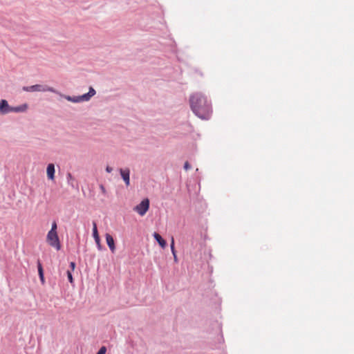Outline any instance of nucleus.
<instances>
[{"mask_svg":"<svg viewBox=\"0 0 354 354\" xmlns=\"http://www.w3.org/2000/svg\"><path fill=\"white\" fill-rule=\"evenodd\" d=\"M27 109H28L27 104H22L19 106H11L10 112L23 113V112H25L27 110Z\"/></svg>","mask_w":354,"mask_h":354,"instance_id":"obj_14","label":"nucleus"},{"mask_svg":"<svg viewBox=\"0 0 354 354\" xmlns=\"http://www.w3.org/2000/svg\"><path fill=\"white\" fill-rule=\"evenodd\" d=\"M112 171H113V168H112L111 167L106 166V171L107 173H111Z\"/></svg>","mask_w":354,"mask_h":354,"instance_id":"obj_22","label":"nucleus"},{"mask_svg":"<svg viewBox=\"0 0 354 354\" xmlns=\"http://www.w3.org/2000/svg\"><path fill=\"white\" fill-rule=\"evenodd\" d=\"M73 272L70 271V270H67L66 271V275H67V278H68V280L69 281V283L72 285V286H74V279H73V274H72Z\"/></svg>","mask_w":354,"mask_h":354,"instance_id":"obj_15","label":"nucleus"},{"mask_svg":"<svg viewBox=\"0 0 354 354\" xmlns=\"http://www.w3.org/2000/svg\"><path fill=\"white\" fill-rule=\"evenodd\" d=\"M95 90L92 86H91L89 88L88 92L86 93L78 96L66 95L65 96V99L69 102L74 103L88 102L93 96L95 95Z\"/></svg>","mask_w":354,"mask_h":354,"instance_id":"obj_2","label":"nucleus"},{"mask_svg":"<svg viewBox=\"0 0 354 354\" xmlns=\"http://www.w3.org/2000/svg\"><path fill=\"white\" fill-rule=\"evenodd\" d=\"M105 239L107 245L109 246L110 250L112 252H114L115 250V244L113 237L109 233L105 234Z\"/></svg>","mask_w":354,"mask_h":354,"instance_id":"obj_10","label":"nucleus"},{"mask_svg":"<svg viewBox=\"0 0 354 354\" xmlns=\"http://www.w3.org/2000/svg\"><path fill=\"white\" fill-rule=\"evenodd\" d=\"M47 177L49 180H54L55 169L53 163H49L46 168Z\"/></svg>","mask_w":354,"mask_h":354,"instance_id":"obj_12","label":"nucleus"},{"mask_svg":"<svg viewBox=\"0 0 354 354\" xmlns=\"http://www.w3.org/2000/svg\"><path fill=\"white\" fill-rule=\"evenodd\" d=\"M11 106L9 105L8 101L5 99H2L0 100V113L2 115H6L8 113H10Z\"/></svg>","mask_w":354,"mask_h":354,"instance_id":"obj_7","label":"nucleus"},{"mask_svg":"<svg viewBox=\"0 0 354 354\" xmlns=\"http://www.w3.org/2000/svg\"><path fill=\"white\" fill-rule=\"evenodd\" d=\"M57 223L55 221H54L52 223L51 229L48 231V232L57 233Z\"/></svg>","mask_w":354,"mask_h":354,"instance_id":"obj_17","label":"nucleus"},{"mask_svg":"<svg viewBox=\"0 0 354 354\" xmlns=\"http://www.w3.org/2000/svg\"><path fill=\"white\" fill-rule=\"evenodd\" d=\"M192 112L202 120H209L212 113L211 102L201 93H196L189 97Z\"/></svg>","mask_w":354,"mask_h":354,"instance_id":"obj_1","label":"nucleus"},{"mask_svg":"<svg viewBox=\"0 0 354 354\" xmlns=\"http://www.w3.org/2000/svg\"><path fill=\"white\" fill-rule=\"evenodd\" d=\"M93 236L94 238V240L96 243V245H97V248L99 250H102V246L100 243V236L98 234V232H97V225L95 222H93Z\"/></svg>","mask_w":354,"mask_h":354,"instance_id":"obj_8","label":"nucleus"},{"mask_svg":"<svg viewBox=\"0 0 354 354\" xmlns=\"http://www.w3.org/2000/svg\"><path fill=\"white\" fill-rule=\"evenodd\" d=\"M171 253L174 257V261L176 262L177 261V256H176V251L175 250V247H174V240L172 239L171 241Z\"/></svg>","mask_w":354,"mask_h":354,"instance_id":"obj_16","label":"nucleus"},{"mask_svg":"<svg viewBox=\"0 0 354 354\" xmlns=\"http://www.w3.org/2000/svg\"><path fill=\"white\" fill-rule=\"evenodd\" d=\"M107 348L105 346H102L100 348L96 354H106Z\"/></svg>","mask_w":354,"mask_h":354,"instance_id":"obj_18","label":"nucleus"},{"mask_svg":"<svg viewBox=\"0 0 354 354\" xmlns=\"http://www.w3.org/2000/svg\"><path fill=\"white\" fill-rule=\"evenodd\" d=\"M150 207V201L148 198H144L138 205L134 207L133 210L140 216H143Z\"/></svg>","mask_w":354,"mask_h":354,"instance_id":"obj_4","label":"nucleus"},{"mask_svg":"<svg viewBox=\"0 0 354 354\" xmlns=\"http://www.w3.org/2000/svg\"><path fill=\"white\" fill-rule=\"evenodd\" d=\"M23 90L28 92L41 91L46 92L49 91L53 93H56V90L47 85L35 84L30 86H24Z\"/></svg>","mask_w":354,"mask_h":354,"instance_id":"obj_3","label":"nucleus"},{"mask_svg":"<svg viewBox=\"0 0 354 354\" xmlns=\"http://www.w3.org/2000/svg\"><path fill=\"white\" fill-rule=\"evenodd\" d=\"M66 180L68 185L73 188L78 189V183L70 172L66 174Z\"/></svg>","mask_w":354,"mask_h":354,"instance_id":"obj_11","label":"nucleus"},{"mask_svg":"<svg viewBox=\"0 0 354 354\" xmlns=\"http://www.w3.org/2000/svg\"><path fill=\"white\" fill-rule=\"evenodd\" d=\"M183 167L185 170H188L191 168V165L189 164V162L188 161H186L184 164Z\"/></svg>","mask_w":354,"mask_h":354,"instance_id":"obj_20","label":"nucleus"},{"mask_svg":"<svg viewBox=\"0 0 354 354\" xmlns=\"http://www.w3.org/2000/svg\"><path fill=\"white\" fill-rule=\"evenodd\" d=\"M120 176L124 180L127 187L130 185V169L129 168H120Z\"/></svg>","mask_w":354,"mask_h":354,"instance_id":"obj_6","label":"nucleus"},{"mask_svg":"<svg viewBox=\"0 0 354 354\" xmlns=\"http://www.w3.org/2000/svg\"><path fill=\"white\" fill-rule=\"evenodd\" d=\"M47 243L57 250L61 249V243L57 233L48 232L46 236Z\"/></svg>","mask_w":354,"mask_h":354,"instance_id":"obj_5","label":"nucleus"},{"mask_svg":"<svg viewBox=\"0 0 354 354\" xmlns=\"http://www.w3.org/2000/svg\"><path fill=\"white\" fill-rule=\"evenodd\" d=\"M100 189L102 191L103 194H106V191L104 186L102 184L100 185Z\"/></svg>","mask_w":354,"mask_h":354,"instance_id":"obj_21","label":"nucleus"},{"mask_svg":"<svg viewBox=\"0 0 354 354\" xmlns=\"http://www.w3.org/2000/svg\"><path fill=\"white\" fill-rule=\"evenodd\" d=\"M153 236L162 248H165L167 246L166 240L164 239L158 232H154Z\"/></svg>","mask_w":354,"mask_h":354,"instance_id":"obj_13","label":"nucleus"},{"mask_svg":"<svg viewBox=\"0 0 354 354\" xmlns=\"http://www.w3.org/2000/svg\"><path fill=\"white\" fill-rule=\"evenodd\" d=\"M75 267H76V263H75V262H74V261H71V262L69 263V268H70V270H70V271L73 272V271H74V270H75Z\"/></svg>","mask_w":354,"mask_h":354,"instance_id":"obj_19","label":"nucleus"},{"mask_svg":"<svg viewBox=\"0 0 354 354\" xmlns=\"http://www.w3.org/2000/svg\"><path fill=\"white\" fill-rule=\"evenodd\" d=\"M37 271H38V275H39L40 282L42 285H44L46 283V280H45V277H44V271L42 264L39 259L37 260Z\"/></svg>","mask_w":354,"mask_h":354,"instance_id":"obj_9","label":"nucleus"}]
</instances>
